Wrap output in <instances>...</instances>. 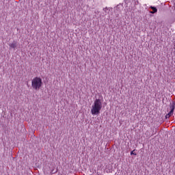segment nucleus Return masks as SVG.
<instances>
[{
	"instance_id": "obj_5",
	"label": "nucleus",
	"mask_w": 175,
	"mask_h": 175,
	"mask_svg": "<svg viewBox=\"0 0 175 175\" xmlns=\"http://www.w3.org/2000/svg\"><path fill=\"white\" fill-rule=\"evenodd\" d=\"M150 8L152 10V11L150 12V13H152V14H154V13H157V12H158V10L155 7L152 6V7H150Z\"/></svg>"
},
{
	"instance_id": "obj_7",
	"label": "nucleus",
	"mask_w": 175,
	"mask_h": 175,
	"mask_svg": "<svg viewBox=\"0 0 175 175\" xmlns=\"http://www.w3.org/2000/svg\"><path fill=\"white\" fill-rule=\"evenodd\" d=\"M118 9H120V5H118V6L116 7V10H118Z\"/></svg>"
},
{
	"instance_id": "obj_1",
	"label": "nucleus",
	"mask_w": 175,
	"mask_h": 175,
	"mask_svg": "<svg viewBox=\"0 0 175 175\" xmlns=\"http://www.w3.org/2000/svg\"><path fill=\"white\" fill-rule=\"evenodd\" d=\"M102 110V101L100 99H96L94 100V105L92 107L91 113L93 116L99 114Z\"/></svg>"
},
{
	"instance_id": "obj_3",
	"label": "nucleus",
	"mask_w": 175,
	"mask_h": 175,
	"mask_svg": "<svg viewBox=\"0 0 175 175\" xmlns=\"http://www.w3.org/2000/svg\"><path fill=\"white\" fill-rule=\"evenodd\" d=\"M174 109H175V103H172L170 107V112L165 116V118H170L172 116H173V113H174Z\"/></svg>"
},
{
	"instance_id": "obj_2",
	"label": "nucleus",
	"mask_w": 175,
	"mask_h": 175,
	"mask_svg": "<svg viewBox=\"0 0 175 175\" xmlns=\"http://www.w3.org/2000/svg\"><path fill=\"white\" fill-rule=\"evenodd\" d=\"M42 85H43V81H42V78L40 77H35L31 80V87L33 90L39 91L40 88H42Z\"/></svg>"
},
{
	"instance_id": "obj_4",
	"label": "nucleus",
	"mask_w": 175,
	"mask_h": 175,
	"mask_svg": "<svg viewBox=\"0 0 175 175\" xmlns=\"http://www.w3.org/2000/svg\"><path fill=\"white\" fill-rule=\"evenodd\" d=\"M10 47L11 49H16V47H17V43L14 42L12 44H10Z\"/></svg>"
},
{
	"instance_id": "obj_6",
	"label": "nucleus",
	"mask_w": 175,
	"mask_h": 175,
	"mask_svg": "<svg viewBox=\"0 0 175 175\" xmlns=\"http://www.w3.org/2000/svg\"><path fill=\"white\" fill-rule=\"evenodd\" d=\"M134 152H135V150L131 151V155H137V154L135 153Z\"/></svg>"
}]
</instances>
